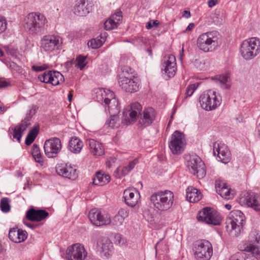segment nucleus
I'll use <instances>...</instances> for the list:
<instances>
[{"mask_svg":"<svg viewBox=\"0 0 260 260\" xmlns=\"http://www.w3.org/2000/svg\"><path fill=\"white\" fill-rule=\"evenodd\" d=\"M24 22V28L29 34L41 35L44 33L47 20L43 14L33 12L27 15Z\"/></svg>","mask_w":260,"mask_h":260,"instance_id":"1","label":"nucleus"},{"mask_svg":"<svg viewBox=\"0 0 260 260\" xmlns=\"http://www.w3.org/2000/svg\"><path fill=\"white\" fill-rule=\"evenodd\" d=\"M96 101L105 107L110 114H118L120 110L118 100L114 93L109 89H100L96 93Z\"/></svg>","mask_w":260,"mask_h":260,"instance_id":"2","label":"nucleus"},{"mask_svg":"<svg viewBox=\"0 0 260 260\" xmlns=\"http://www.w3.org/2000/svg\"><path fill=\"white\" fill-rule=\"evenodd\" d=\"M245 217L240 210H234L230 212L226 221L227 231L232 237H238L243 231Z\"/></svg>","mask_w":260,"mask_h":260,"instance_id":"3","label":"nucleus"},{"mask_svg":"<svg viewBox=\"0 0 260 260\" xmlns=\"http://www.w3.org/2000/svg\"><path fill=\"white\" fill-rule=\"evenodd\" d=\"M197 43L201 50L205 52H212L220 45L219 34L216 31L203 33L199 36Z\"/></svg>","mask_w":260,"mask_h":260,"instance_id":"4","label":"nucleus"},{"mask_svg":"<svg viewBox=\"0 0 260 260\" xmlns=\"http://www.w3.org/2000/svg\"><path fill=\"white\" fill-rule=\"evenodd\" d=\"M151 203L160 211H165L171 208L174 202L173 193L169 190L157 191L150 197Z\"/></svg>","mask_w":260,"mask_h":260,"instance_id":"5","label":"nucleus"},{"mask_svg":"<svg viewBox=\"0 0 260 260\" xmlns=\"http://www.w3.org/2000/svg\"><path fill=\"white\" fill-rule=\"evenodd\" d=\"M240 53L246 60H249L256 56L260 52V41L252 38L243 41L241 45Z\"/></svg>","mask_w":260,"mask_h":260,"instance_id":"6","label":"nucleus"},{"mask_svg":"<svg viewBox=\"0 0 260 260\" xmlns=\"http://www.w3.org/2000/svg\"><path fill=\"white\" fill-rule=\"evenodd\" d=\"M186 167L189 172L202 179L206 175L205 165L201 158L196 154H191L186 157Z\"/></svg>","mask_w":260,"mask_h":260,"instance_id":"7","label":"nucleus"},{"mask_svg":"<svg viewBox=\"0 0 260 260\" xmlns=\"http://www.w3.org/2000/svg\"><path fill=\"white\" fill-rule=\"evenodd\" d=\"M193 250L197 260H209L213 254L212 245L206 240L197 241L194 244Z\"/></svg>","mask_w":260,"mask_h":260,"instance_id":"8","label":"nucleus"},{"mask_svg":"<svg viewBox=\"0 0 260 260\" xmlns=\"http://www.w3.org/2000/svg\"><path fill=\"white\" fill-rule=\"evenodd\" d=\"M221 99L216 95V92L209 90L204 93L200 97V103L201 107L207 111L215 109L220 104Z\"/></svg>","mask_w":260,"mask_h":260,"instance_id":"9","label":"nucleus"},{"mask_svg":"<svg viewBox=\"0 0 260 260\" xmlns=\"http://www.w3.org/2000/svg\"><path fill=\"white\" fill-rule=\"evenodd\" d=\"M197 218L199 221L213 224L220 225L221 217L220 214L212 208L206 207L199 212Z\"/></svg>","mask_w":260,"mask_h":260,"instance_id":"10","label":"nucleus"},{"mask_svg":"<svg viewBox=\"0 0 260 260\" xmlns=\"http://www.w3.org/2000/svg\"><path fill=\"white\" fill-rule=\"evenodd\" d=\"M142 107L138 102L131 104L126 107L123 111V119L121 122L126 124H131L136 121L138 114L142 111Z\"/></svg>","mask_w":260,"mask_h":260,"instance_id":"11","label":"nucleus"},{"mask_svg":"<svg viewBox=\"0 0 260 260\" xmlns=\"http://www.w3.org/2000/svg\"><path fill=\"white\" fill-rule=\"evenodd\" d=\"M185 140L183 133L176 131L171 136L169 146L173 154H180L183 152L185 146Z\"/></svg>","mask_w":260,"mask_h":260,"instance_id":"12","label":"nucleus"},{"mask_svg":"<svg viewBox=\"0 0 260 260\" xmlns=\"http://www.w3.org/2000/svg\"><path fill=\"white\" fill-rule=\"evenodd\" d=\"M88 218L91 222L96 226L108 225L111 222L110 216L108 213L96 208L90 210Z\"/></svg>","mask_w":260,"mask_h":260,"instance_id":"13","label":"nucleus"},{"mask_svg":"<svg viewBox=\"0 0 260 260\" xmlns=\"http://www.w3.org/2000/svg\"><path fill=\"white\" fill-rule=\"evenodd\" d=\"M44 149L45 153L48 158L56 157L61 149L60 140L58 138H52L46 140Z\"/></svg>","mask_w":260,"mask_h":260,"instance_id":"14","label":"nucleus"},{"mask_svg":"<svg viewBox=\"0 0 260 260\" xmlns=\"http://www.w3.org/2000/svg\"><path fill=\"white\" fill-rule=\"evenodd\" d=\"M118 84L125 91L131 93L138 91L140 86V81L138 79H132L122 75H119Z\"/></svg>","mask_w":260,"mask_h":260,"instance_id":"15","label":"nucleus"},{"mask_svg":"<svg viewBox=\"0 0 260 260\" xmlns=\"http://www.w3.org/2000/svg\"><path fill=\"white\" fill-rule=\"evenodd\" d=\"M38 79L42 82L51 83L52 85H58L64 81L63 76L59 72L55 71H46L39 75Z\"/></svg>","mask_w":260,"mask_h":260,"instance_id":"16","label":"nucleus"},{"mask_svg":"<svg viewBox=\"0 0 260 260\" xmlns=\"http://www.w3.org/2000/svg\"><path fill=\"white\" fill-rule=\"evenodd\" d=\"M87 255L84 246L79 243L72 245L66 251V257L69 260H84Z\"/></svg>","mask_w":260,"mask_h":260,"instance_id":"17","label":"nucleus"},{"mask_svg":"<svg viewBox=\"0 0 260 260\" xmlns=\"http://www.w3.org/2000/svg\"><path fill=\"white\" fill-rule=\"evenodd\" d=\"M213 152L215 154L217 152L218 160L222 163L226 164L231 160V152L228 146L224 143H215L213 146Z\"/></svg>","mask_w":260,"mask_h":260,"instance_id":"18","label":"nucleus"},{"mask_svg":"<svg viewBox=\"0 0 260 260\" xmlns=\"http://www.w3.org/2000/svg\"><path fill=\"white\" fill-rule=\"evenodd\" d=\"M60 41L54 36H45L41 40V46L46 52H52L59 46Z\"/></svg>","mask_w":260,"mask_h":260,"instance_id":"19","label":"nucleus"},{"mask_svg":"<svg viewBox=\"0 0 260 260\" xmlns=\"http://www.w3.org/2000/svg\"><path fill=\"white\" fill-rule=\"evenodd\" d=\"M156 113L151 107L145 109L139 119L138 125L143 127L150 125L155 118Z\"/></svg>","mask_w":260,"mask_h":260,"instance_id":"20","label":"nucleus"},{"mask_svg":"<svg viewBox=\"0 0 260 260\" xmlns=\"http://www.w3.org/2000/svg\"><path fill=\"white\" fill-rule=\"evenodd\" d=\"M177 69L175 57L173 55L165 57L162 63V71L169 78L173 77Z\"/></svg>","mask_w":260,"mask_h":260,"instance_id":"21","label":"nucleus"},{"mask_svg":"<svg viewBox=\"0 0 260 260\" xmlns=\"http://www.w3.org/2000/svg\"><path fill=\"white\" fill-rule=\"evenodd\" d=\"M93 6L92 1L80 0L75 6L74 13L79 16H85L92 11Z\"/></svg>","mask_w":260,"mask_h":260,"instance_id":"22","label":"nucleus"},{"mask_svg":"<svg viewBox=\"0 0 260 260\" xmlns=\"http://www.w3.org/2000/svg\"><path fill=\"white\" fill-rule=\"evenodd\" d=\"M56 172L59 176L72 180H75L78 177L77 170L71 165H58L56 167Z\"/></svg>","mask_w":260,"mask_h":260,"instance_id":"23","label":"nucleus"},{"mask_svg":"<svg viewBox=\"0 0 260 260\" xmlns=\"http://www.w3.org/2000/svg\"><path fill=\"white\" fill-rule=\"evenodd\" d=\"M244 201L248 207L255 211H260V196L257 193L248 191L245 195Z\"/></svg>","mask_w":260,"mask_h":260,"instance_id":"24","label":"nucleus"},{"mask_svg":"<svg viewBox=\"0 0 260 260\" xmlns=\"http://www.w3.org/2000/svg\"><path fill=\"white\" fill-rule=\"evenodd\" d=\"M49 215V213L44 210H36L30 208L26 213V218L31 221H41L46 218Z\"/></svg>","mask_w":260,"mask_h":260,"instance_id":"25","label":"nucleus"},{"mask_svg":"<svg viewBox=\"0 0 260 260\" xmlns=\"http://www.w3.org/2000/svg\"><path fill=\"white\" fill-rule=\"evenodd\" d=\"M139 193L135 188H128L123 192V198L125 203L130 207H133L138 203Z\"/></svg>","mask_w":260,"mask_h":260,"instance_id":"26","label":"nucleus"},{"mask_svg":"<svg viewBox=\"0 0 260 260\" xmlns=\"http://www.w3.org/2000/svg\"><path fill=\"white\" fill-rule=\"evenodd\" d=\"M27 237V233L25 231L18 229L17 228H11L9 232V238L15 243H21L24 241Z\"/></svg>","mask_w":260,"mask_h":260,"instance_id":"27","label":"nucleus"},{"mask_svg":"<svg viewBox=\"0 0 260 260\" xmlns=\"http://www.w3.org/2000/svg\"><path fill=\"white\" fill-rule=\"evenodd\" d=\"M86 145L88 146L90 153L93 155L101 156L104 154L105 149L103 145L94 139L87 140Z\"/></svg>","mask_w":260,"mask_h":260,"instance_id":"28","label":"nucleus"},{"mask_svg":"<svg viewBox=\"0 0 260 260\" xmlns=\"http://www.w3.org/2000/svg\"><path fill=\"white\" fill-rule=\"evenodd\" d=\"M215 188L216 192L222 198L225 199H231L234 197L233 193L231 192V188L222 181H216L215 182Z\"/></svg>","mask_w":260,"mask_h":260,"instance_id":"29","label":"nucleus"},{"mask_svg":"<svg viewBox=\"0 0 260 260\" xmlns=\"http://www.w3.org/2000/svg\"><path fill=\"white\" fill-rule=\"evenodd\" d=\"M83 147L82 141L77 137H72L68 144V149L72 153L77 154L81 152Z\"/></svg>","mask_w":260,"mask_h":260,"instance_id":"30","label":"nucleus"},{"mask_svg":"<svg viewBox=\"0 0 260 260\" xmlns=\"http://www.w3.org/2000/svg\"><path fill=\"white\" fill-rule=\"evenodd\" d=\"M110 176L105 174L102 171L96 173L95 176L93 179V184L96 185L103 186L109 182Z\"/></svg>","mask_w":260,"mask_h":260,"instance_id":"31","label":"nucleus"},{"mask_svg":"<svg viewBox=\"0 0 260 260\" xmlns=\"http://www.w3.org/2000/svg\"><path fill=\"white\" fill-rule=\"evenodd\" d=\"M186 199L191 203L199 201L202 198L200 191L192 187H189L186 189Z\"/></svg>","mask_w":260,"mask_h":260,"instance_id":"32","label":"nucleus"},{"mask_svg":"<svg viewBox=\"0 0 260 260\" xmlns=\"http://www.w3.org/2000/svg\"><path fill=\"white\" fill-rule=\"evenodd\" d=\"M245 250L250 252L249 256L246 260H258V257L260 255V251L256 245L250 243L246 246Z\"/></svg>","mask_w":260,"mask_h":260,"instance_id":"33","label":"nucleus"},{"mask_svg":"<svg viewBox=\"0 0 260 260\" xmlns=\"http://www.w3.org/2000/svg\"><path fill=\"white\" fill-rule=\"evenodd\" d=\"M217 82L223 89H229L230 86V79L229 74L219 75L216 76Z\"/></svg>","mask_w":260,"mask_h":260,"instance_id":"34","label":"nucleus"},{"mask_svg":"<svg viewBox=\"0 0 260 260\" xmlns=\"http://www.w3.org/2000/svg\"><path fill=\"white\" fill-rule=\"evenodd\" d=\"M39 125H36L32 127L25 139V143L26 145H30L35 140L39 131Z\"/></svg>","mask_w":260,"mask_h":260,"instance_id":"35","label":"nucleus"},{"mask_svg":"<svg viewBox=\"0 0 260 260\" xmlns=\"http://www.w3.org/2000/svg\"><path fill=\"white\" fill-rule=\"evenodd\" d=\"M113 250V245L112 242L108 238H106L102 240V246L101 247V251L104 253L105 255H109L111 254Z\"/></svg>","mask_w":260,"mask_h":260,"instance_id":"36","label":"nucleus"},{"mask_svg":"<svg viewBox=\"0 0 260 260\" xmlns=\"http://www.w3.org/2000/svg\"><path fill=\"white\" fill-rule=\"evenodd\" d=\"M110 118L107 120L105 125L111 128H117L120 126V122L119 116L117 114H110Z\"/></svg>","mask_w":260,"mask_h":260,"instance_id":"37","label":"nucleus"},{"mask_svg":"<svg viewBox=\"0 0 260 260\" xmlns=\"http://www.w3.org/2000/svg\"><path fill=\"white\" fill-rule=\"evenodd\" d=\"M31 154L36 162L40 164L43 162V158L39 147L36 144H34L32 146Z\"/></svg>","mask_w":260,"mask_h":260,"instance_id":"38","label":"nucleus"},{"mask_svg":"<svg viewBox=\"0 0 260 260\" xmlns=\"http://www.w3.org/2000/svg\"><path fill=\"white\" fill-rule=\"evenodd\" d=\"M36 112V106H32V108L29 110L26 113V116L24 120L21 121V124L24 126L25 127H27L30 125V120H31L32 116L35 114Z\"/></svg>","mask_w":260,"mask_h":260,"instance_id":"39","label":"nucleus"},{"mask_svg":"<svg viewBox=\"0 0 260 260\" xmlns=\"http://www.w3.org/2000/svg\"><path fill=\"white\" fill-rule=\"evenodd\" d=\"M27 128L21 123L15 126L13 129V137L14 139L20 142L22 137V133L26 130Z\"/></svg>","mask_w":260,"mask_h":260,"instance_id":"40","label":"nucleus"},{"mask_svg":"<svg viewBox=\"0 0 260 260\" xmlns=\"http://www.w3.org/2000/svg\"><path fill=\"white\" fill-rule=\"evenodd\" d=\"M199 83H196L194 84H189L186 90L185 98L190 97L192 95L194 91L198 88L199 86Z\"/></svg>","mask_w":260,"mask_h":260,"instance_id":"41","label":"nucleus"},{"mask_svg":"<svg viewBox=\"0 0 260 260\" xmlns=\"http://www.w3.org/2000/svg\"><path fill=\"white\" fill-rule=\"evenodd\" d=\"M103 44V41L100 39H92L89 41L87 45L88 47L92 49H98L100 48Z\"/></svg>","mask_w":260,"mask_h":260,"instance_id":"42","label":"nucleus"},{"mask_svg":"<svg viewBox=\"0 0 260 260\" xmlns=\"http://www.w3.org/2000/svg\"><path fill=\"white\" fill-rule=\"evenodd\" d=\"M0 206L1 210L4 212H8L10 210V206L9 204V199L4 198L1 201Z\"/></svg>","mask_w":260,"mask_h":260,"instance_id":"43","label":"nucleus"},{"mask_svg":"<svg viewBox=\"0 0 260 260\" xmlns=\"http://www.w3.org/2000/svg\"><path fill=\"white\" fill-rule=\"evenodd\" d=\"M249 254H246L243 252H237L233 255L230 260H246Z\"/></svg>","mask_w":260,"mask_h":260,"instance_id":"44","label":"nucleus"},{"mask_svg":"<svg viewBox=\"0 0 260 260\" xmlns=\"http://www.w3.org/2000/svg\"><path fill=\"white\" fill-rule=\"evenodd\" d=\"M104 25L106 30L112 29L117 27V26L116 23L114 21V20H113L111 17L108 20L105 22Z\"/></svg>","mask_w":260,"mask_h":260,"instance_id":"45","label":"nucleus"},{"mask_svg":"<svg viewBox=\"0 0 260 260\" xmlns=\"http://www.w3.org/2000/svg\"><path fill=\"white\" fill-rule=\"evenodd\" d=\"M136 162L135 160L129 162L128 165L124 167L121 170V174L123 176L126 175L129 171H131L134 168Z\"/></svg>","mask_w":260,"mask_h":260,"instance_id":"46","label":"nucleus"},{"mask_svg":"<svg viewBox=\"0 0 260 260\" xmlns=\"http://www.w3.org/2000/svg\"><path fill=\"white\" fill-rule=\"evenodd\" d=\"M122 73L120 75H122L126 77H132L134 76L132 75L134 70L131 67L128 66H123L121 68Z\"/></svg>","mask_w":260,"mask_h":260,"instance_id":"47","label":"nucleus"},{"mask_svg":"<svg viewBox=\"0 0 260 260\" xmlns=\"http://www.w3.org/2000/svg\"><path fill=\"white\" fill-rule=\"evenodd\" d=\"M86 57L85 56L81 55L78 56L76 60V61L77 62L76 66L80 68V70H82L86 66V64L84 63Z\"/></svg>","mask_w":260,"mask_h":260,"instance_id":"48","label":"nucleus"},{"mask_svg":"<svg viewBox=\"0 0 260 260\" xmlns=\"http://www.w3.org/2000/svg\"><path fill=\"white\" fill-rule=\"evenodd\" d=\"M124 221V219L123 217L119 216V215L116 214L111 220V223L112 224V225H116V226H120L121 225L123 222Z\"/></svg>","mask_w":260,"mask_h":260,"instance_id":"49","label":"nucleus"},{"mask_svg":"<svg viewBox=\"0 0 260 260\" xmlns=\"http://www.w3.org/2000/svg\"><path fill=\"white\" fill-rule=\"evenodd\" d=\"M114 242L117 245H122L125 244V240L120 234H117L114 236Z\"/></svg>","mask_w":260,"mask_h":260,"instance_id":"50","label":"nucleus"},{"mask_svg":"<svg viewBox=\"0 0 260 260\" xmlns=\"http://www.w3.org/2000/svg\"><path fill=\"white\" fill-rule=\"evenodd\" d=\"M111 18L118 24L122 20V12L119 11L115 13L111 16Z\"/></svg>","mask_w":260,"mask_h":260,"instance_id":"51","label":"nucleus"},{"mask_svg":"<svg viewBox=\"0 0 260 260\" xmlns=\"http://www.w3.org/2000/svg\"><path fill=\"white\" fill-rule=\"evenodd\" d=\"M48 68V65L47 64H43L42 66H33L31 67V69L32 71L39 72H41L43 71H44L46 70Z\"/></svg>","mask_w":260,"mask_h":260,"instance_id":"52","label":"nucleus"},{"mask_svg":"<svg viewBox=\"0 0 260 260\" xmlns=\"http://www.w3.org/2000/svg\"><path fill=\"white\" fill-rule=\"evenodd\" d=\"M7 28V21L6 19L0 18V34L4 32Z\"/></svg>","mask_w":260,"mask_h":260,"instance_id":"53","label":"nucleus"},{"mask_svg":"<svg viewBox=\"0 0 260 260\" xmlns=\"http://www.w3.org/2000/svg\"><path fill=\"white\" fill-rule=\"evenodd\" d=\"M159 24V22L157 20H153L152 22L151 21H150L147 23L146 27L147 29H149L154 26H157Z\"/></svg>","mask_w":260,"mask_h":260,"instance_id":"54","label":"nucleus"},{"mask_svg":"<svg viewBox=\"0 0 260 260\" xmlns=\"http://www.w3.org/2000/svg\"><path fill=\"white\" fill-rule=\"evenodd\" d=\"M117 215H119L120 216L123 217V219L127 216H128V212L125 209H121L119 211Z\"/></svg>","mask_w":260,"mask_h":260,"instance_id":"55","label":"nucleus"},{"mask_svg":"<svg viewBox=\"0 0 260 260\" xmlns=\"http://www.w3.org/2000/svg\"><path fill=\"white\" fill-rule=\"evenodd\" d=\"M7 52L12 56H16L18 53V50L14 48H9Z\"/></svg>","mask_w":260,"mask_h":260,"instance_id":"56","label":"nucleus"},{"mask_svg":"<svg viewBox=\"0 0 260 260\" xmlns=\"http://www.w3.org/2000/svg\"><path fill=\"white\" fill-rule=\"evenodd\" d=\"M9 85V83L5 80L0 79V88H5Z\"/></svg>","mask_w":260,"mask_h":260,"instance_id":"57","label":"nucleus"},{"mask_svg":"<svg viewBox=\"0 0 260 260\" xmlns=\"http://www.w3.org/2000/svg\"><path fill=\"white\" fill-rule=\"evenodd\" d=\"M25 225H26L27 227L30 228L31 229H35L37 228L38 226V225L37 224H34V223H30L28 222H24Z\"/></svg>","mask_w":260,"mask_h":260,"instance_id":"58","label":"nucleus"},{"mask_svg":"<svg viewBox=\"0 0 260 260\" xmlns=\"http://www.w3.org/2000/svg\"><path fill=\"white\" fill-rule=\"evenodd\" d=\"M217 3V0H209L208 1V6L210 8H212Z\"/></svg>","mask_w":260,"mask_h":260,"instance_id":"59","label":"nucleus"},{"mask_svg":"<svg viewBox=\"0 0 260 260\" xmlns=\"http://www.w3.org/2000/svg\"><path fill=\"white\" fill-rule=\"evenodd\" d=\"M194 27V24L193 23H189V25L186 27L185 31H190Z\"/></svg>","mask_w":260,"mask_h":260,"instance_id":"60","label":"nucleus"},{"mask_svg":"<svg viewBox=\"0 0 260 260\" xmlns=\"http://www.w3.org/2000/svg\"><path fill=\"white\" fill-rule=\"evenodd\" d=\"M182 16L184 17H185L186 18H188L189 17H190V13L189 11H184L183 12V15Z\"/></svg>","mask_w":260,"mask_h":260,"instance_id":"61","label":"nucleus"},{"mask_svg":"<svg viewBox=\"0 0 260 260\" xmlns=\"http://www.w3.org/2000/svg\"><path fill=\"white\" fill-rule=\"evenodd\" d=\"M107 36V34L106 32H104V33H102L100 35L101 39H100L101 41H103V43L105 41V39Z\"/></svg>","mask_w":260,"mask_h":260,"instance_id":"62","label":"nucleus"},{"mask_svg":"<svg viewBox=\"0 0 260 260\" xmlns=\"http://www.w3.org/2000/svg\"><path fill=\"white\" fill-rule=\"evenodd\" d=\"M73 61H69L66 62L65 65L67 68H70L72 66Z\"/></svg>","mask_w":260,"mask_h":260,"instance_id":"63","label":"nucleus"},{"mask_svg":"<svg viewBox=\"0 0 260 260\" xmlns=\"http://www.w3.org/2000/svg\"><path fill=\"white\" fill-rule=\"evenodd\" d=\"M68 98L69 101L71 102L72 98H73V95L71 92L69 93Z\"/></svg>","mask_w":260,"mask_h":260,"instance_id":"64","label":"nucleus"}]
</instances>
